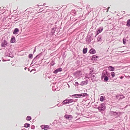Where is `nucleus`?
Segmentation results:
<instances>
[{
  "label": "nucleus",
  "instance_id": "423d86ee",
  "mask_svg": "<svg viewBox=\"0 0 130 130\" xmlns=\"http://www.w3.org/2000/svg\"><path fill=\"white\" fill-rule=\"evenodd\" d=\"M62 70V68H59L55 70L54 72V73L56 74L58 73V72L61 71Z\"/></svg>",
  "mask_w": 130,
  "mask_h": 130
},
{
  "label": "nucleus",
  "instance_id": "20e7f679",
  "mask_svg": "<svg viewBox=\"0 0 130 130\" xmlns=\"http://www.w3.org/2000/svg\"><path fill=\"white\" fill-rule=\"evenodd\" d=\"M86 93H82L80 94H74V95H73V96H83V97L85 96V95L86 94Z\"/></svg>",
  "mask_w": 130,
  "mask_h": 130
},
{
  "label": "nucleus",
  "instance_id": "b1692460",
  "mask_svg": "<svg viewBox=\"0 0 130 130\" xmlns=\"http://www.w3.org/2000/svg\"><path fill=\"white\" fill-rule=\"evenodd\" d=\"M92 58H98V57L95 56V55H93V56H92Z\"/></svg>",
  "mask_w": 130,
  "mask_h": 130
},
{
  "label": "nucleus",
  "instance_id": "6ab92c4d",
  "mask_svg": "<svg viewBox=\"0 0 130 130\" xmlns=\"http://www.w3.org/2000/svg\"><path fill=\"white\" fill-rule=\"evenodd\" d=\"M71 116L68 115H65L64 116L65 117L67 118V119H69V118H70V117H71Z\"/></svg>",
  "mask_w": 130,
  "mask_h": 130
},
{
  "label": "nucleus",
  "instance_id": "9b49d317",
  "mask_svg": "<svg viewBox=\"0 0 130 130\" xmlns=\"http://www.w3.org/2000/svg\"><path fill=\"white\" fill-rule=\"evenodd\" d=\"M15 40V39L14 38H12L11 39L10 42L11 43H13L14 42Z\"/></svg>",
  "mask_w": 130,
  "mask_h": 130
},
{
  "label": "nucleus",
  "instance_id": "aec40b11",
  "mask_svg": "<svg viewBox=\"0 0 130 130\" xmlns=\"http://www.w3.org/2000/svg\"><path fill=\"white\" fill-rule=\"evenodd\" d=\"M111 75L112 77H114L115 76V73L114 72H112L111 73Z\"/></svg>",
  "mask_w": 130,
  "mask_h": 130
},
{
  "label": "nucleus",
  "instance_id": "a878e982",
  "mask_svg": "<svg viewBox=\"0 0 130 130\" xmlns=\"http://www.w3.org/2000/svg\"><path fill=\"white\" fill-rule=\"evenodd\" d=\"M123 78V77L122 76H121V77H120V78L121 79H122Z\"/></svg>",
  "mask_w": 130,
  "mask_h": 130
},
{
  "label": "nucleus",
  "instance_id": "f3484780",
  "mask_svg": "<svg viewBox=\"0 0 130 130\" xmlns=\"http://www.w3.org/2000/svg\"><path fill=\"white\" fill-rule=\"evenodd\" d=\"M68 101H69V103L74 102L73 100L71 99H68Z\"/></svg>",
  "mask_w": 130,
  "mask_h": 130
},
{
  "label": "nucleus",
  "instance_id": "393cba45",
  "mask_svg": "<svg viewBox=\"0 0 130 130\" xmlns=\"http://www.w3.org/2000/svg\"><path fill=\"white\" fill-rule=\"evenodd\" d=\"M75 83V84L76 85L77 84L78 85V83L77 82H76Z\"/></svg>",
  "mask_w": 130,
  "mask_h": 130
},
{
  "label": "nucleus",
  "instance_id": "bb28decb",
  "mask_svg": "<svg viewBox=\"0 0 130 130\" xmlns=\"http://www.w3.org/2000/svg\"><path fill=\"white\" fill-rule=\"evenodd\" d=\"M75 98H78V97H76H76H75Z\"/></svg>",
  "mask_w": 130,
  "mask_h": 130
},
{
  "label": "nucleus",
  "instance_id": "4468645a",
  "mask_svg": "<svg viewBox=\"0 0 130 130\" xmlns=\"http://www.w3.org/2000/svg\"><path fill=\"white\" fill-rule=\"evenodd\" d=\"M105 100L103 96H101L100 98V100L101 101H103Z\"/></svg>",
  "mask_w": 130,
  "mask_h": 130
},
{
  "label": "nucleus",
  "instance_id": "dca6fc26",
  "mask_svg": "<svg viewBox=\"0 0 130 130\" xmlns=\"http://www.w3.org/2000/svg\"><path fill=\"white\" fill-rule=\"evenodd\" d=\"M24 126L26 128L30 126V124H29L26 123L24 124Z\"/></svg>",
  "mask_w": 130,
  "mask_h": 130
},
{
  "label": "nucleus",
  "instance_id": "f257e3e1",
  "mask_svg": "<svg viewBox=\"0 0 130 130\" xmlns=\"http://www.w3.org/2000/svg\"><path fill=\"white\" fill-rule=\"evenodd\" d=\"M98 109L100 111L104 110L105 109V107L103 104H101L100 106L98 107Z\"/></svg>",
  "mask_w": 130,
  "mask_h": 130
},
{
  "label": "nucleus",
  "instance_id": "412c9836",
  "mask_svg": "<svg viewBox=\"0 0 130 130\" xmlns=\"http://www.w3.org/2000/svg\"><path fill=\"white\" fill-rule=\"evenodd\" d=\"M103 29H100L98 30L97 31L98 34L101 32L102 31Z\"/></svg>",
  "mask_w": 130,
  "mask_h": 130
},
{
  "label": "nucleus",
  "instance_id": "39448f33",
  "mask_svg": "<svg viewBox=\"0 0 130 130\" xmlns=\"http://www.w3.org/2000/svg\"><path fill=\"white\" fill-rule=\"evenodd\" d=\"M89 53L91 54H94L96 53L95 50L94 49L91 48L89 51Z\"/></svg>",
  "mask_w": 130,
  "mask_h": 130
},
{
  "label": "nucleus",
  "instance_id": "9d476101",
  "mask_svg": "<svg viewBox=\"0 0 130 130\" xmlns=\"http://www.w3.org/2000/svg\"><path fill=\"white\" fill-rule=\"evenodd\" d=\"M19 31V29L18 28H16L15 29L14 31L13 32V33L14 34H17V32Z\"/></svg>",
  "mask_w": 130,
  "mask_h": 130
},
{
  "label": "nucleus",
  "instance_id": "f03ea898",
  "mask_svg": "<svg viewBox=\"0 0 130 130\" xmlns=\"http://www.w3.org/2000/svg\"><path fill=\"white\" fill-rule=\"evenodd\" d=\"M41 128L42 129L47 130L50 128L49 126L48 125H43L41 126Z\"/></svg>",
  "mask_w": 130,
  "mask_h": 130
},
{
  "label": "nucleus",
  "instance_id": "5701e85b",
  "mask_svg": "<svg viewBox=\"0 0 130 130\" xmlns=\"http://www.w3.org/2000/svg\"><path fill=\"white\" fill-rule=\"evenodd\" d=\"M126 39H123V43L125 44H126Z\"/></svg>",
  "mask_w": 130,
  "mask_h": 130
},
{
  "label": "nucleus",
  "instance_id": "f8f14e48",
  "mask_svg": "<svg viewBox=\"0 0 130 130\" xmlns=\"http://www.w3.org/2000/svg\"><path fill=\"white\" fill-rule=\"evenodd\" d=\"M87 51V48H84L83 50V53L84 54H86V53Z\"/></svg>",
  "mask_w": 130,
  "mask_h": 130
},
{
  "label": "nucleus",
  "instance_id": "6e6552de",
  "mask_svg": "<svg viewBox=\"0 0 130 130\" xmlns=\"http://www.w3.org/2000/svg\"><path fill=\"white\" fill-rule=\"evenodd\" d=\"M108 70L110 71H113L115 70V68L111 66H109L108 67Z\"/></svg>",
  "mask_w": 130,
  "mask_h": 130
},
{
  "label": "nucleus",
  "instance_id": "2eb2a0df",
  "mask_svg": "<svg viewBox=\"0 0 130 130\" xmlns=\"http://www.w3.org/2000/svg\"><path fill=\"white\" fill-rule=\"evenodd\" d=\"M31 117L30 116H27L26 118V119L28 121H30L31 120Z\"/></svg>",
  "mask_w": 130,
  "mask_h": 130
},
{
  "label": "nucleus",
  "instance_id": "a211bd4d",
  "mask_svg": "<svg viewBox=\"0 0 130 130\" xmlns=\"http://www.w3.org/2000/svg\"><path fill=\"white\" fill-rule=\"evenodd\" d=\"M108 78L107 76H106L104 77V81L105 82H107L108 81Z\"/></svg>",
  "mask_w": 130,
  "mask_h": 130
},
{
  "label": "nucleus",
  "instance_id": "4be33fe9",
  "mask_svg": "<svg viewBox=\"0 0 130 130\" xmlns=\"http://www.w3.org/2000/svg\"><path fill=\"white\" fill-rule=\"evenodd\" d=\"M32 54H30L29 55V58L31 59L32 58Z\"/></svg>",
  "mask_w": 130,
  "mask_h": 130
},
{
  "label": "nucleus",
  "instance_id": "1a4fd4ad",
  "mask_svg": "<svg viewBox=\"0 0 130 130\" xmlns=\"http://www.w3.org/2000/svg\"><path fill=\"white\" fill-rule=\"evenodd\" d=\"M62 103L63 104H69V101L68 99H66L63 101L62 102Z\"/></svg>",
  "mask_w": 130,
  "mask_h": 130
},
{
  "label": "nucleus",
  "instance_id": "7ed1b4c3",
  "mask_svg": "<svg viewBox=\"0 0 130 130\" xmlns=\"http://www.w3.org/2000/svg\"><path fill=\"white\" fill-rule=\"evenodd\" d=\"M8 44V43L6 41H4V42L2 43L1 46L2 47H4L6 46Z\"/></svg>",
  "mask_w": 130,
  "mask_h": 130
},
{
  "label": "nucleus",
  "instance_id": "0eeeda50",
  "mask_svg": "<svg viewBox=\"0 0 130 130\" xmlns=\"http://www.w3.org/2000/svg\"><path fill=\"white\" fill-rule=\"evenodd\" d=\"M107 73V72H104L102 73V78H103L105 77L106 76V74Z\"/></svg>",
  "mask_w": 130,
  "mask_h": 130
},
{
  "label": "nucleus",
  "instance_id": "ddd939ff",
  "mask_svg": "<svg viewBox=\"0 0 130 130\" xmlns=\"http://www.w3.org/2000/svg\"><path fill=\"white\" fill-rule=\"evenodd\" d=\"M126 26H130V20L129 19L127 20Z\"/></svg>",
  "mask_w": 130,
  "mask_h": 130
}]
</instances>
